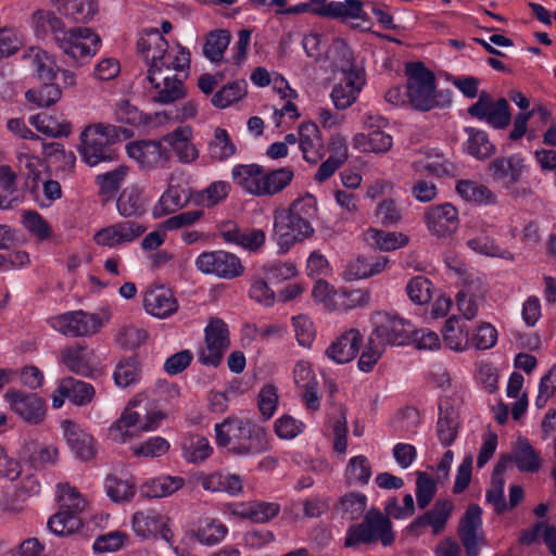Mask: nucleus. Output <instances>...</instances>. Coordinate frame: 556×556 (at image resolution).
I'll return each mask as SVG.
<instances>
[{
    "mask_svg": "<svg viewBox=\"0 0 556 556\" xmlns=\"http://www.w3.org/2000/svg\"><path fill=\"white\" fill-rule=\"evenodd\" d=\"M467 112L471 117L484 121L495 129H505L511 121L507 100L500 98L494 101L486 91L479 93L478 101L471 104Z\"/></svg>",
    "mask_w": 556,
    "mask_h": 556,
    "instance_id": "nucleus-8",
    "label": "nucleus"
},
{
    "mask_svg": "<svg viewBox=\"0 0 556 556\" xmlns=\"http://www.w3.org/2000/svg\"><path fill=\"white\" fill-rule=\"evenodd\" d=\"M48 529L56 535H70L77 532L83 523L79 516L59 509L48 520Z\"/></svg>",
    "mask_w": 556,
    "mask_h": 556,
    "instance_id": "nucleus-47",
    "label": "nucleus"
},
{
    "mask_svg": "<svg viewBox=\"0 0 556 556\" xmlns=\"http://www.w3.org/2000/svg\"><path fill=\"white\" fill-rule=\"evenodd\" d=\"M58 391L75 405L84 406L89 404L94 397V388L85 381L73 377L64 378L60 381Z\"/></svg>",
    "mask_w": 556,
    "mask_h": 556,
    "instance_id": "nucleus-32",
    "label": "nucleus"
},
{
    "mask_svg": "<svg viewBox=\"0 0 556 556\" xmlns=\"http://www.w3.org/2000/svg\"><path fill=\"white\" fill-rule=\"evenodd\" d=\"M481 514L482 510L479 505L470 504L459 521L458 535L467 556H478L477 532L482 525Z\"/></svg>",
    "mask_w": 556,
    "mask_h": 556,
    "instance_id": "nucleus-18",
    "label": "nucleus"
},
{
    "mask_svg": "<svg viewBox=\"0 0 556 556\" xmlns=\"http://www.w3.org/2000/svg\"><path fill=\"white\" fill-rule=\"evenodd\" d=\"M523 160L519 155L494 159L488 167L491 178L504 189L510 190L521 178Z\"/></svg>",
    "mask_w": 556,
    "mask_h": 556,
    "instance_id": "nucleus-17",
    "label": "nucleus"
},
{
    "mask_svg": "<svg viewBox=\"0 0 556 556\" xmlns=\"http://www.w3.org/2000/svg\"><path fill=\"white\" fill-rule=\"evenodd\" d=\"M59 490L60 509H66V511L79 516L86 507V502L78 491L68 484H61Z\"/></svg>",
    "mask_w": 556,
    "mask_h": 556,
    "instance_id": "nucleus-63",
    "label": "nucleus"
},
{
    "mask_svg": "<svg viewBox=\"0 0 556 556\" xmlns=\"http://www.w3.org/2000/svg\"><path fill=\"white\" fill-rule=\"evenodd\" d=\"M363 342V337L357 329L343 332L326 349V355L337 364H345L355 358Z\"/></svg>",
    "mask_w": 556,
    "mask_h": 556,
    "instance_id": "nucleus-19",
    "label": "nucleus"
},
{
    "mask_svg": "<svg viewBox=\"0 0 556 556\" xmlns=\"http://www.w3.org/2000/svg\"><path fill=\"white\" fill-rule=\"evenodd\" d=\"M226 534V526L211 518L201 520L198 530L193 532V535L205 545H215L219 543Z\"/></svg>",
    "mask_w": 556,
    "mask_h": 556,
    "instance_id": "nucleus-51",
    "label": "nucleus"
},
{
    "mask_svg": "<svg viewBox=\"0 0 556 556\" xmlns=\"http://www.w3.org/2000/svg\"><path fill=\"white\" fill-rule=\"evenodd\" d=\"M106 493L114 502H126L135 495V484L129 480H122L109 476L105 481Z\"/></svg>",
    "mask_w": 556,
    "mask_h": 556,
    "instance_id": "nucleus-62",
    "label": "nucleus"
},
{
    "mask_svg": "<svg viewBox=\"0 0 556 556\" xmlns=\"http://www.w3.org/2000/svg\"><path fill=\"white\" fill-rule=\"evenodd\" d=\"M141 377L140 362L136 356L121 361L114 371L113 378L118 387L127 388L137 383Z\"/></svg>",
    "mask_w": 556,
    "mask_h": 556,
    "instance_id": "nucleus-48",
    "label": "nucleus"
},
{
    "mask_svg": "<svg viewBox=\"0 0 556 556\" xmlns=\"http://www.w3.org/2000/svg\"><path fill=\"white\" fill-rule=\"evenodd\" d=\"M428 230L438 238L454 233L459 225L458 212L450 203L430 206L425 213Z\"/></svg>",
    "mask_w": 556,
    "mask_h": 556,
    "instance_id": "nucleus-15",
    "label": "nucleus"
},
{
    "mask_svg": "<svg viewBox=\"0 0 556 556\" xmlns=\"http://www.w3.org/2000/svg\"><path fill=\"white\" fill-rule=\"evenodd\" d=\"M230 33L226 29H216L210 31L203 47L204 55L211 62H220L224 58V52L230 42Z\"/></svg>",
    "mask_w": 556,
    "mask_h": 556,
    "instance_id": "nucleus-45",
    "label": "nucleus"
},
{
    "mask_svg": "<svg viewBox=\"0 0 556 556\" xmlns=\"http://www.w3.org/2000/svg\"><path fill=\"white\" fill-rule=\"evenodd\" d=\"M413 333L414 327L409 321L397 316L386 315L370 337L384 349L386 345H404L408 343Z\"/></svg>",
    "mask_w": 556,
    "mask_h": 556,
    "instance_id": "nucleus-14",
    "label": "nucleus"
},
{
    "mask_svg": "<svg viewBox=\"0 0 556 556\" xmlns=\"http://www.w3.org/2000/svg\"><path fill=\"white\" fill-rule=\"evenodd\" d=\"M62 91L60 87L51 81H47L38 90L29 89L25 97L29 102L38 106H51L61 99Z\"/></svg>",
    "mask_w": 556,
    "mask_h": 556,
    "instance_id": "nucleus-58",
    "label": "nucleus"
},
{
    "mask_svg": "<svg viewBox=\"0 0 556 556\" xmlns=\"http://www.w3.org/2000/svg\"><path fill=\"white\" fill-rule=\"evenodd\" d=\"M299 147L303 159L316 164L325 156L326 150L320 130L315 123H303L299 128Z\"/></svg>",
    "mask_w": 556,
    "mask_h": 556,
    "instance_id": "nucleus-21",
    "label": "nucleus"
},
{
    "mask_svg": "<svg viewBox=\"0 0 556 556\" xmlns=\"http://www.w3.org/2000/svg\"><path fill=\"white\" fill-rule=\"evenodd\" d=\"M187 198L179 187H169L161 197L154 207V215L162 216L181 208L187 203Z\"/></svg>",
    "mask_w": 556,
    "mask_h": 556,
    "instance_id": "nucleus-55",
    "label": "nucleus"
},
{
    "mask_svg": "<svg viewBox=\"0 0 556 556\" xmlns=\"http://www.w3.org/2000/svg\"><path fill=\"white\" fill-rule=\"evenodd\" d=\"M511 460L515 462L520 471L526 472L538 471L541 466L539 455L526 439H518L513 455H505L500 462H505L506 464Z\"/></svg>",
    "mask_w": 556,
    "mask_h": 556,
    "instance_id": "nucleus-30",
    "label": "nucleus"
},
{
    "mask_svg": "<svg viewBox=\"0 0 556 556\" xmlns=\"http://www.w3.org/2000/svg\"><path fill=\"white\" fill-rule=\"evenodd\" d=\"M17 161L21 167L27 169L26 186L31 193L39 189L41 160L29 153H20Z\"/></svg>",
    "mask_w": 556,
    "mask_h": 556,
    "instance_id": "nucleus-60",
    "label": "nucleus"
},
{
    "mask_svg": "<svg viewBox=\"0 0 556 556\" xmlns=\"http://www.w3.org/2000/svg\"><path fill=\"white\" fill-rule=\"evenodd\" d=\"M31 22L37 36L51 33L56 46L75 64H83L89 60L101 45L100 37L90 28H66L61 17L52 11H35Z\"/></svg>",
    "mask_w": 556,
    "mask_h": 556,
    "instance_id": "nucleus-1",
    "label": "nucleus"
},
{
    "mask_svg": "<svg viewBox=\"0 0 556 556\" xmlns=\"http://www.w3.org/2000/svg\"><path fill=\"white\" fill-rule=\"evenodd\" d=\"M146 231V227L136 222H122L100 229L93 237L98 245L117 247L131 242Z\"/></svg>",
    "mask_w": 556,
    "mask_h": 556,
    "instance_id": "nucleus-16",
    "label": "nucleus"
},
{
    "mask_svg": "<svg viewBox=\"0 0 556 556\" xmlns=\"http://www.w3.org/2000/svg\"><path fill=\"white\" fill-rule=\"evenodd\" d=\"M140 413L128 405L121 417L109 428V438L118 443H125L141 433L139 429Z\"/></svg>",
    "mask_w": 556,
    "mask_h": 556,
    "instance_id": "nucleus-24",
    "label": "nucleus"
},
{
    "mask_svg": "<svg viewBox=\"0 0 556 556\" xmlns=\"http://www.w3.org/2000/svg\"><path fill=\"white\" fill-rule=\"evenodd\" d=\"M416 498L420 509H425L433 500L437 493V481L428 473L416 472Z\"/></svg>",
    "mask_w": 556,
    "mask_h": 556,
    "instance_id": "nucleus-59",
    "label": "nucleus"
},
{
    "mask_svg": "<svg viewBox=\"0 0 556 556\" xmlns=\"http://www.w3.org/2000/svg\"><path fill=\"white\" fill-rule=\"evenodd\" d=\"M168 517L160 511L148 508L134 514L131 518V527L135 533L142 539L160 536L173 545V532L168 527Z\"/></svg>",
    "mask_w": 556,
    "mask_h": 556,
    "instance_id": "nucleus-13",
    "label": "nucleus"
},
{
    "mask_svg": "<svg viewBox=\"0 0 556 556\" xmlns=\"http://www.w3.org/2000/svg\"><path fill=\"white\" fill-rule=\"evenodd\" d=\"M247 94V83L244 80L230 83L219 89L212 97V104L218 109H225Z\"/></svg>",
    "mask_w": 556,
    "mask_h": 556,
    "instance_id": "nucleus-53",
    "label": "nucleus"
},
{
    "mask_svg": "<svg viewBox=\"0 0 556 556\" xmlns=\"http://www.w3.org/2000/svg\"><path fill=\"white\" fill-rule=\"evenodd\" d=\"M25 460L35 469H46L58 460V448L37 442L26 443L23 447Z\"/></svg>",
    "mask_w": 556,
    "mask_h": 556,
    "instance_id": "nucleus-33",
    "label": "nucleus"
},
{
    "mask_svg": "<svg viewBox=\"0 0 556 556\" xmlns=\"http://www.w3.org/2000/svg\"><path fill=\"white\" fill-rule=\"evenodd\" d=\"M231 177L235 184L252 195L271 197L290 185L294 172L289 166L266 172L258 164H244L235 166Z\"/></svg>",
    "mask_w": 556,
    "mask_h": 556,
    "instance_id": "nucleus-4",
    "label": "nucleus"
},
{
    "mask_svg": "<svg viewBox=\"0 0 556 556\" xmlns=\"http://www.w3.org/2000/svg\"><path fill=\"white\" fill-rule=\"evenodd\" d=\"M316 214V200L312 195L294 200L288 208L274 211V237L283 252L313 236L311 222Z\"/></svg>",
    "mask_w": 556,
    "mask_h": 556,
    "instance_id": "nucleus-2",
    "label": "nucleus"
},
{
    "mask_svg": "<svg viewBox=\"0 0 556 556\" xmlns=\"http://www.w3.org/2000/svg\"><path fill=\"white\" fill-rule=\"evenodd\" d=\"M392 522L378 508H370L361 523L352 525L348 529L344 547H354L358 544H369L380 541L383 546L394 542Z\"/></svg>",
    "mask_w": 556,
    "mask_h": 556,
    "instance_id": "nucleus-7",
    "label": "nucleus"
},
{
    "mask_svg": "<svg viewBox=\"0 0 556 556\" xmlns=\"http://www.w3.org/2000/svg\"><path fill=\"white\" fill-rule=\"evenodd\" d=\"M229 191L230 185L227 181H214L204 190L197 192L194 201L202 206L212 207L225 200Z\"/></svg>",
    "mask_w": 556,
    "mask_h": 556,
    "instance_id": "nucleus-52",
    "label": "nucleus"
},
{
    "mask_svg": "<svg viewBox=\"0 0 556 556\" xmlns=\"http://www.w3.org/2000/svg\"><path fill=\"white\" fill-rule=\"evenodd\" d=\"M116 121L131 126L150 125L153 119L156 124H162L168 119L165 112L155 113L153 116L142 114L137 106L131 104L129 100L123 99L117 102L115 109Z\"/></svg>",
    "mask_w": 556,
    "mask_h": 556,
    "instance_id": "nucleus-27",
    "label": "nucleus"
},
{
    "mask_svg": "<svg viewBox=\"0 0 556 556\" xmlns=\"http://www.w3.org/2000/svg\"><path fill=\"white\" fill-rule=\"evenodd\" d=\"M236 153V146L226 129L217 127L208 143V155L213 161H224Z\"/></svg>",
    "mask_w": 556,
    "mask_h": 556,
    "instance_id": "nucleus-50",
    "label": "nucleus"
},
{
    "mask_svg": "<svg viewBox=\"0 0 556 556\" xmlns=\"http://www.w3.org/2000/svg\"><path fill=\"white\" fill-rule=\"evenodd\" d=\"M119 132L126 137L129 130L114 125L102 123L87 126L80 134L79 153L84 162L89 166H96L101 162L113 161L117 154L110 146L118 139Z\"/></svg>",
    "mask_w": 556,
    "mask_h": 556,
    "instance_id": "nucleus-6",
    "label": "nucleus"
},
{
    "mask_svg": "<svg viewBox=\"0 0 556 556\" xmlns=\"http://www.w3.org/2000/svg\"><path fill=\"white\" fill-rule=\"evenodd\" d=\"M143 305L149 314L157 318L168 317L178 308V303L173 292L162 286L147 290Z\"/></svg>",
    "mask_w": 556,
    "mask_h": 556,
    "instance_id": "nucleus-22",
    "label": "nucleus"
},
{
    "mask_svg": "<svg viewBox=\"0 0 556 556\" xmlns=\"http://www.w3.org/2000/svg\"><path fill=\"white\" fill-rule=\"evenodd\" d=\"M64 437L71 450L83 460L91 459L94 454L93 438L71 420L62 422Z\"/></svg>",
    "mask_w": 556,
    "mask_h": 556,
    "instance_id": "nucleus-23",
    "label": "nucleus"
},
{
    "mask_svg": "<svg viewBox=\"0 0 556 556\" xmlns=\"http://www.w3.org/2000/svg\"><path fill=\"white\" fill-rule=\"evenodd\" d=\"M195 266L203 274L224 279H233L243 273L240 258L223 250L201 253L195 261Z\"/></svg>",
    "mask_w": 556,
    "mask_h": 556,
    "instance_id": "nucleus-10",
    "label": "nucleus"
},
{
    "mask_svg": "<svg viewBox=\"0 0 556 556\" xmlns=\"http://www.w3.org/2000/svg\"><path fill=\"white\" fill-rule=\"evenodd\" d=\"M506 469L505 462H498L492 473L491 488L486 491V502L491 504L497 514L507 511V503L504 497L505 481L503 473Z\"/></svg>",
    "mask_w": 556,
    "mask_h": 556,
    "instance_id": "nucleus-40",
    "label": "nucleus"
},
{
    "mask_svg": "<svg viewBox=\"0 0 556 556\" xmlns=\"http://www.w3.org/2000/svg\"><path fill=\"white\" fill-rule=\"evenodd\" d=\"M413 168L419 175H432L437 177L454 175L456 167L453 163L444 159L442 155H437L433 160L427 162H415Z\"/></svg>",
    "mask_w": 556,
    "mask_h": 556,
    "instance_id": "nucleus-54",
    "label": "nucleus"
},
{
    "mask_svg": "<svg viewBox=\"0 0 556 556\" xmlns=\"http://www.w3.org/2000/svg\"><path fill=\"white\" fill-rule=\"evenodd\" d=\"M439 419L437 422V435L444 446H450L456 439L459 429V415L456 408L444 401L439 406Z\"/></svg>",
    "mask_w": 556,
    "mask_h": 556,
    "instance_id": "nucleus-25",
    "label": "nucleus"
},
{
    "mask_svg": "<svg viewBox=\"0 0 556 556\" xmlns=\"http://www.w3.org/2000/svg\"><path fill=\"white\" fill-rule=\"evenodd\" d=\"M10 408L25 422L40 425L47 414L46 401L37 393L10 390L4 394Z\"/></svg>",
    "mask_w": 556,
    "mask_h": 556,
    "instance_id": "nucleus-11",
    "label": "nucleus"
},
{
    "mask_svg": "<svg viewBox=\"0 0 556 556\" xmlns=\"http://www.w3.org/2000/svg\"><path fill=\"white\" fill-rule=\"evenodd\" d=\"M116 206L122 216L141 215L144 212V204L140 190L135 186L125 188L117 199Z\"/></svg>",
    "mask_w": 556,
    "mask_h": 556,
    "instance_id": "nucleus-46",
    "label": "nucleus"
},
{
    "mask_svg": "<svg viewBox=\"0 0 556 556\" xmlns=\"http://www.w3.org/2000/svg\"><path fill=\"white\" fill-rule=\"evenodd\" d=\"M366 241L381 251H392L407 244V236L401 232H389L379 229H369L365 235Z\"/></svg>",
    "mask_w": 556,
    "mask_h": 556,
    "instance_id": "nucleus-42",
    "label": "nucleus"
},
{
    "mask_svg": "<svg viewBox=\"0 0 556 556\" xmlns=\"http://www.w3.org/2000/svg\"><path fill=\"white\" fill-rule=\"evenodd\" d=\"M354 147L364 153H384L392 147V137L380 130L357 134L353 138Z\"/></svg>",
    "mask_w": 556,
    "mask_h": 556,
    "instance_id": "nucleus-38",
    "label": "nucleus"
},
{
    "mask_svg": "<svg viewBox=\"0 0 556 556\" xmlns=\"http://www.w3.org/2000/svg\"><path fill=\"white\" fill-rule=\"evenodd\" d=\"M191 134L189 127H178L163 137V142L169 146L184 163L192 162L198 157V150L190 141Z\"/></svg>",
    "mask_w": 556,
    "mask_h": 556,
    "instance_id": "nucleus-28",
    "label": "nucleus"
},
{
    "mask_svg": "<svg viewBox=\"0 0 556 556\" xmlns=\"http://www.w3.org/2000/svg\"><path fill=\"white\" fill-rule=\"evenodd\" d=\"M389 260L386 256H358L355 261L351 262L346 266L344 277L348 280H356L375 276L384 270Z\"/></svg>",
    "mask_w": 556,
    "mask_h": 556,
    "instance_id": "nucleus-29",
    "label": "nucleus"
},
{
    "mask_svg": "<svg viewBox=\"0 0 556 556\" xmlns=\"http://www.w3.org/2000/svg\"><path fill=\"white\" fill-rule=\"evenodd\" d=\"M405 290L409 300L417 305H425L432 299V282L424 276L412 278Z\"/></svg>",
    "mask_w": 556,
    "mask_h": 556,
    "instance_id": "nucleus-57",
    "label": "nucleus"
},
{
    "mask_svg": "<svg viewBox=\"0 0 556 556\" xmlns=\"http://www.w3.org/2000/svg\"><path fill=\"white\" fill-rule=\"evenodd\" d=\"M456 191L465 201L478 205H494L497 202L496 194L489 187L475 180L457 181Z\"/></svg>",
    "mask_w": 556,
    "mask_h": 556,
    "instance_id": "nucleus-31",
    "label": "nucleus"
},
{
    "mask_svg": "<svg viewBox=\"0 0 556 556\" xmlns=\"http://www.w3.org/2000/svg\"><path fill=\"white\" fill-rule=\"evenodd\" d=\"M54 7L58 14L74 23H87L98 11L94 0H54Z\"/></svg>",
    "mask_w": 556,
    "mask_h": 556,
    "instance_id": "nucleus-26",
    "label": "nucleus"
},
{
    "mask_svg": "<svg viewBox=\"0 0 556 556\" xmlns=\"http://www.w3.org/2000/svg\"><path fill=\"white\" fill-rule=\"evenodd\" d=\"M367 506V496L361 492H348L342 495L336 505L342 517L348 520L358 519Z\"/></svg>",
    "mask_w": 556,
    "mask_h": 556,
    "instance_id": "nucleus-44",
    "label": "nucleus"
},
{
    "mask_svg": "<svg viewBox=\"0 0 556 556\" xmlns=\"http://www.w3.org/2000/svg\"><path fill=\"white\" fill-rule=\"evenodd\" d=\"M167 47V40L156 28L148 30L146 36L141 37L138 41V49L144 54L147 60H151L150 52L152 49H154L153 53L155 54H164L166 53Z\"/></svg>",
    "mask_w": 556,
    "mask_h": 556,
    "instance_id": "nucleus-64",
    "label": "nucleus"
},
{
    "mask_svg": "<svg viewBox=\"0 0 556 556\" xmlns=\"http://www.w3.org/2000/svg\"><path fill=\"white\" fill-rule=\"evenodd\" d=\"M128 167L119 165L113 170L100 174L96 177V182L99 186L100 195L103 198V203L113 199L118 191L122 182L127 176Z\"/></svg>",
    "mask_w": 556,
    "mask_h": 556,
    "instance_id": "nucleus-41",
    "label": "nucleus"
},
{
    "mask_svg": "<svg viewBox=\"0 0 556 556\" xmlns=\"http://www.w3.org/2000/svg\"><path fill=\"white\" fill-rule=\"evenodd\" d=\"M49 324L54 330L70 337L93 334L102 326V321L98 315L83 311L67 312L51 317Z\"/></svg>",
    "mask_w": 556,
    "mask_h": 556,
    "instance_id": "nucleus-12",
    "label": "nucleus"
},
{
    "mask_svg": "<svg viewBox=\"0 0 556 556\" xmlns=\"http://www.w3.org/2000/svg\"><path fill=\"white\" fill-rule=\"evenodd\" d=\"M443 340L454 351H464L470 346L469 331L457 316H451L444 325Z\"/></svg>",
    "mask_w": 556,
    "mask_h": 556,
    "instance_id": "nucleus-36",
    "label": "nucleus"
},
{
    "mask_svg": "<svg viewBox=\"0 0 556 556\" xmlns=\"http://www.w3.org/2000/svg\"><path fill=\"white\" fill-rule=\"evenodd\" d=\"M468 136L464 143V150L477 160H486L491 157L495 151V146L490 141L485 131L473 127L465 128Z\"/></svg>",
    "mask_w": 556,
    "mask_h": 556,
    "instance_id": "nucleus-34",
    "label": "nucleus"
},
{
    "mask_svg": "<svg viewBox=\"0 0 556 556\" xmlns=\"http://www.w3.org/2000/svg\"><path fill=\"white\" fill-rule=\"evenodd\" d=\"M205 348L202 349L198 358L203 365L217 367L229 349V331L224 320L212 318L205 328Z\"/></svg>",
    "mask_w": 556,
    "mask_h": 556,
    "instance_id": "nucleus-9",
    "label": "nucleus"
},
{
    "mask_svg": "<svg viewBox=\"0 0 556 556\" xmlns=\"http://www.w3.org/2000/svg\"><path fill=\"white\" fill-rule=\"evenodd\" d=\"M155 84H151L156 93L152 97L153 102L170 104L186 97V87L181 79L167 80L166 77H154Z\"/></svg>",
    "mask_w": 556,
    "mask_h": 556,
    "instance_id": "nucleus-35",
    "label": "nucleus"
},
{
    "mask_svg": "<svg viewBox=\"0 0 556 556\" xmlns=\"http://www.w3.org/2000/svg\"><path fill=\"white\" fill-rule=\"evenodd\" d=\"M62 359L65 366L75 374L88 376L91 372L87 348L84 345L65 349L62 352Z\"/></svg>",
    "mask_w": 556,
    "mask_h": 556,
    "instance_id": "nucleus-49",
    "label": "nucleus"
},
{
    "mask_svg": "<svg viewBox=\"0 0 556 556\" xmlns=\"http://www.w3.org/2000/svg\"><path fill=\"white\" fill-rule=\"evenodd\" d=\"M371 475V464L366 456L358 455L349 460L346 480L350 484L355 482L365 485L369 482Z\"/></svg>",
    "mask_w": 556,
    "mask_h": 556,
    "instance_id": "nucleus-56",
    "label": "nucleus"
},
{
    "mask_svg": "<svg viewBox=\"0 0 556 556\" xmlns=\"http://www.w3.org/2000/svg\"><path fill=\"white\" fill-rule=\"evenodd\" d=\"M27 231L37 238L38 241L50 239L52 230L43 217L36 211H26L22 220Z\"/></svg>",
    "mask_w": 556,
    "mask_h": 556,
    "instance_id": "nucleus-61",
    "label": "nucleus"
},
{
    "mask_svg": "<svg viewBox=\"0 0 556 556\" xmlns=\"http://www.w3.org/2000/svg\"><path fill=\"white\" fill-rule=\"evenodd\" d=\"M35 128L49 137H67L72 132L71 123L64 117H56L47 113H40L30 118Z\"/></svg>",
    "mask_w": 556,
    "mask_h": 556,
    "instance_id": "nucleus-37",
    "label": "nucleus"
},
{
    "mask_svg": "<svg viewBox=\"0 0 556 556\" xmlns=\"http://www.w3.org/2000/svg\"><path fill=\"white\" fill-rule=\"evenodd\" d=\"M365 85L364 72H350L343 74L342 80L337 84L331 92V99L338 110L351 106L363 86Z\"/></svg>",
    "mask_w": 556,
    "mask_h": 556,
    "instance_id": "nucleus-20",
    "label": "nucleus"
},
{
    "mask_svg": "<svg viewBox=\"0 0 556 556\" xmlns=\"http://www.w3.org/2000/svg\"><path fill=\"white\" fill-rule=\"evenodd\" d=\"M181 477H160L153 479L141 486V494L148 498H159L169 496L184 486Z\"/></svg>",
    "mask_w": 556,
    "mask_h": 556,
    "instance_id": "nucleus-39",
    "label": "nucleus"
},
{
    "mask_svg": "<svg viewBox=\"0 0 556 556\" xmlns=\"http://www.w3.org/2000/svg\"><path fill=\"white\" fill-rule=\"evenodd\" d=\"M407 76V96L409 102L416 110L429 111L435 105H444L451 103V92L435 91L434 74L428 70L421 62H410L405 66Z\"/></svg>",
    "mask_w": 556,
    "mask_h": 556,
    "instance_id": "nucleus-5",
    "label": "nucleus"
},
{
    "mask_svg": "<svg viewBox=\"0 0 556 556\" xmlns=\"http://www.w3.org/2000/svg\"><path fill=\"white\" fill-rule=\"evenodd\" d=\"M325 17L365 20L364 3L361 0L330 1L325 8Z\"/></svg>",
    "mask_w": 556,
    "mask_h": 556,
    "instance_id": "nucleus-43",
    "label": "nucleus"
},
{
    "mask_svg": "<svg viewBox=\"0 0 556 556\" xmlns=\"http://www.w3.org/2000/svg\"><path fill=\"white\" fill-rule=\"evenodd\" d=\"M215 432L217 444L229 446L228 451L235 455H255L269 448L265 429L250 420L231 419L217 424Z\"/></svg>",
    "mask_w": 556,
    "mask_h": 556,
    "instance_id": "nucleus-3",
    "label": "nucleus"
}]
</instances>
